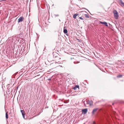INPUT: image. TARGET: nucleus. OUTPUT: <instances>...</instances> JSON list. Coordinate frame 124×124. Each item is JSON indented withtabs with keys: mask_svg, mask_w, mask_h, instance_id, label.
Wrapping results in <instances>:
<instances>
[{
	"mask_svg": "<svg viewBox=\"0 0 124 124\" xmlns=\"http://www.w3.org/2000/svg\"><path fill=\"white\" fill-rule=\"evenodd\" d=\"M118 2L120 5L122 7L124 6V3L121 0H118Z\"/></svg>",
	"mask_w": 124,
	"mask_h": 124,
	"instance_id": "f03ea898",
	"label": "nucleus"
},
{
	"mask_svg": "<svg viewBox=\"0 0 124 124\" xmlns=\"http://www.w3.org/2000/svg\"><path fill=\"white\" fill-rule=\"evenodd\" d=\"M113 13L114 14V17L116 19H117L119 17L118 13L117 11L116 10H114Z\"/></svg>",
	"mask_w": 124,
	"mask_h": 124,
	"instance_id": "f257e3e1",
	"label": "nucleus"
},
{
	"mask_svg": "<svg viewBox=\"0 0 124 124\" xmlns=\"http://www.w3.org/2000/svg\"><path fill=\"white\" fill-rule=\"evenodd\" d=\"M84 8V9H86V10H87L88 12H89V11L87 9H86V8Z\"/></svg>",
	"mask_w": 124,
	"mask_h": 124,
	"instance_id": "a211bd4d",
	"label": "nucleus"
},
{
	"mask_svg": "<svg viewBox=\"0 0 124 124\" xmlns=\"http://www.w3.org/2000/svg\"><path fill=\"white\" fill-rule=\"evenodd\" d=\"M79 86L78 85H76L73 88V89L74 90H76V89L77 88H79Z\"/></svg>",
	"mask_w": 124,
	"mask_h": 124,
	"instance_id": "1a4fd4ad",
	"label": "nucleus"
},
{
	"mask_svg": "<svg viewBox=\"0 0 124 124\" xmlns=\"http://www.w3.org/2000/svg\"><path fill=\"white\" fill-rule=\"evenodd\" d=\"M24 19V18L23 17H21L18 19V22H22Z\"/></svg>",
	"mask_w": 124,
	"mask_h": 124,
	"instance_id": "39448f33",
	"label": "nucleus"
},
{
	"mask_svg": "<svg viewBox=\"0 0 124 124\" xmlns=\"http://www.w3.org/2000/svg\"><path fill=\"white\" fill-rule=\"evenodd\" d=\"M58 16V15H56V16Z\"/></svg>",
	"mask_w": 124,
	"mask_h": 124,
	"instance_id": "4be33fe9",
	"label": "nucleus"
},
{
	"mask_svg": "<svg viewBox=\"0 0 124 124\" xmlns=\"http://www.w3.org/2000/svg\"><path fill=\"white\" fill-rule=\"evenodd\" d=\"M87 104H89L90 106L93 105V102L92 101H86Z\"/></svg>",
	"mask_w": 124,
	"mask_h": 124,
	"instance_id": "20e7f679",
	"label": "nucleus"
},
{
	"mask_svg": "<svg viewBox=\"0 0 124 124\" xmlns=\"http://www.w3.org/2000/svg\"><path fill=\"white\" fill-rule=\"evenodd\" d=\"M59 59H61V58H59Z\"/></svg>",
	"mask_w": 124,
	"mask_h": 124,
	"instance_id": "412c9836",
	"label": "nucleus"
},
{
	"mask_svg": "<svg viewBox=\"0 0 124 124\" xmlns=\"http://www.w3.org/2000/svg\"><path fill=\"white\" fill-rule=\"evenodd\" d=\"M51 78H49L48 79L49 80H51Z\"/></svg>",
	"mask_w": 124,
	"mask_h": 124,
	"instance_id": "6ab92c4d",
	"label": "nucleus"
},
{
	"mask_svg": "<svg viewBox=\"0 0 124 124\" xmlns=\"http://www.w3.org/2000/svg\"><path fill=\"white\" fill-rule=\"evenodd\" d=\"M79 18L80 19H82V20H83L84 19H83L82 17H79Z\"/></svg>",
	"mask_w": 124,
	"mask_h": 124,
	"instance_id": "dca6fc26",
	"label": "nucleus"
},
{
	"mask_svg": "<svg viewBox=\"0 0 124 124\" xmlns=\"http://www.w3.org/2000/svg\"><path fill=\"white\" fill-rule=\"evenodd\" d=\"M122 77V75H118L117 77L118 78H121Z\"/></svg>",
	"mask_w": 124,
	"mask_h": 124,
	"instance_id": "ddd939ff",
	"label": "nucleus"
},
{
	"mask_svg": "<svg viewBox=\"0 0 124 124\" xmlns=\"http://www.w3.org/2000/svg\"><path fill=\"white\" fill-rule=\"evenodd\" d=\"M53 111H54V109L53 110Z\"/></svg>",
	"mask_w": 124,
	"mask_h": 124,
	"instance_id": "5701e85b",
	"label": "nucleus"
},
{
	"mask_svg": "<svg viewBox=\"0 0 124 124\" xmlns=\"http://www.w3.org/2000/svg\"><path fill=\"white\" fill-rule=\"evenodd\" d=\"M85 17H88V18L89 17V16H88L87 15H85Z\"/></svg>",
	"mask_w": 124,
	"mask_h": 124,
	"instance_id": "2eb2a0df",
	"label": "nucleus"
},
{
	"mask_svg": "<svg viewBox=\"0 0 124 124\" xmlns=\"http://www.w3.org/2000/svg\"><path fill=\"white\" fill-rule=\"evenodd\" d=\"M21 112L22 113V115L23 118H24V116L25 115V114L23 110H21Z\"/></svg>",
	"mask_w": 124,
	"mask_h": 124,
	"instance_id": "6e6552de",
	"label": "nucleus"
},
{
	"mask_svg": "<svg viewBox=\"0 0 124 124\" xmlns=\"http://www.w3.org/2000/svg\"><path fill=\"white\" fill-rule=\"evenodd\" d=\"M96 124V123L94 121H93V123L92 124Z\"/></svg>",
	"mask_w": 124,
	"mask_h": 124,
	"instance_id": "f3484780",
	"label": "nucleus"
},
{
	"mask_svg": "<svg viewBox=\"0 0 124 124\" xmlns=\"http://www.w3.org/2000/svg\"><path fill=\"white\" fill-rule=\"evenodd\" d=\"M98 109V108H96L94 109L92 111V114H94L95 113V112L97 111V110Z\"/></svg>",
	"mask_w": 124,
	"mask_h": 124,
	"instance_id": "423d86ee",
	"label": "nucleus"
},
{
	"mask_svg": "<svg viewBox=\"0 0 124 124\" xmlns=\"http://www.w3.org/2000/svg\"><path fill=\"white\" fill-rule=\"evenodd\" d=\"M87 111V109L85 108L83 109L82 110V113L84 114H86Z\"/></svg>",
	"mask_w": 124,
	"mask_h": 124,
	"instance_id": "7ed1b4c3",
	"label": "nucleus"
},
{
	"mask_svg": "<svg viewBox=\"0 0 124 124\" xmlns=\"http://www.w3.org/2000/svg\"><path fill=\"white\" fill-rule=\"evenodd\" d=\"M58 66V67H59V66Z\"/></svg>",
	"mask_w": 124,
	"mask_h": 124,
	"instance_id": "b1692460",
	"label": "nucleus"
},
{
	"mask_svg": "<svg viewBox=\"0 0 124 124\" xmlns=\"http://www.w3.org/2000/svg\"><path fill=\"white\" fill-rule=\"evenodd\" d=\"M63 32L65 34H66L68 32L67 30L66 29H64L63 30Z\"/></svg>",
	"mask_w": 124,
	"mask_h": 124,
	"instance_id": "9d476101",
	"label": "nucleus"
},
{
	"mask_svg": "<svg viewBox=\"0 0 124 124\" xmlns=\"http://www.w3.org/2000/svg\"><path fill=\"white\" fill-rule=\"evenodd\" d=\"M60 63H61L59 61H58V62H55V64H57V63L60 64Z\"/></svg>",
	"mask_w": 124,
	"mask_h": 124,
	"instance_id": "4468645a",
	"label": "nucleus"
},
{
	"mask_svg": "<svg viewBox=\"0 0 124 124\" xmlns=\"http://www.w3.org/2000/svg\"><path fill=\"white\" fill-rule=\"evenodd\" d=\"M7 113V112L6 113V119L8 118V115Z\"/></svg>",
	"mask_w": 124,
	"mask_h": 124,
	"instance_id": "f8f14e48",
	"label": "nucleus"
},
{
	"mask_svg": "<svg viewBox=\"0 0 124 124\" xmlns=\"http://www.w3.org/2000/svg\"><path fill=\"white\" fill-rule=\"evenodd\" d=\"M100 23L101 24H104V25L107 26H108L107 23L105 22H100Z\"/></svg>",
	"mask_w": 124,
	"mask_h": 124,
	"instance_id": "0eeeda50",
	"label": "nucleus"
},
{
	"mask_svg": "<svg viewBox=\"0 0 124 124\" xmlns=\"http://www.w3.org/2000/svg\"><path fill=\"white\" fill-rule=\"evenodd\" d=\"M114 103H112V105H114Z\"/></svg>",
	"mask_w": 124,
	"mask_h": 124,
	"instance_id": "aec40b11",
	"label": "nucleus"
},
{
	"mask_svg": "<svg viewBox=\"0 0 124 124\" xmlns=\"http://www.w3.org/2000/svg\"><path fill=\"white\" fill-rule=\"evenodd\" d=\"M78 14H75L73 16V18L74 19H76V17L77 16H78Z\"/></svg>",
	"mask_w": 124,
	"mask_h": 124,
	"instance_id": "9b49d317",
	"label": "nucleus"
}]
</instances>
